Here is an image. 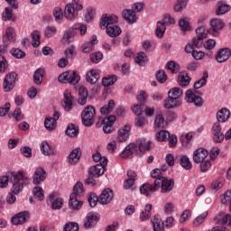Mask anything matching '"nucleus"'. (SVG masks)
Here are the masks:
<instances>
[{"label":"nucleus","mask_w":231,"mask_h":231,"mask_svg":"<svg viewBox=\"0 0 231 231\" xmlns=\"http://www.w3.org/2000/svg\"><path fill=\"white\" fill-rule=\"evenodd\" d=\"M180 106H181V101L171 96H168V98H166L163 101V107L165 109H175V107H180Z\"/></svg>","instance_id":"26"},{"label":"nucleus","mask_w":231,"mask_h":231,"mask_svg":"<svg viewBox=\"0 0 231 231\" xmlns=\"http://www.w3.org/2000/svg\"><path fill=\"white\" fill-rule=\"evenodd\" d=\"M167 69H169L171 73H178L180 71V64L176 63L173 60L168 61L166 64Z\"/></svg>","instance_id":"56"},{"label":"nucleus","mask_w":231,"mask_h":231,"mask_svg":"<svg viewBox=\"0 0 231 231\" xmlns=\"http://www.w3.org/2000/svg\"><path fill=\"white\" fill-rule=\"evenodd\" d=\"M30 219V213L23 211L12 217L13 225H24Z\"/></svg>","instance_id":"23"},{"label":"nucleus","mask_w":231,"mask_h":231,"mask_svg":"<svg viewBox=\"0 0 231 231\" xmlns=\"http://www.w3.org/2000/svg\"><path fill=\"white\" fill-rule=\"evenodd\" d=\"M117 80L118 78L116 77V75H112L106 78H103L102 84L104 88H109V86H113Z\"/></svg>","instance_id":"44"},{"label":"nucleus","mask_w":231,"mask_h":231,"mask_svg":"<svg viewBox=\"0 0 231 231\" xmlns=\"http://www.w3.org/2000/svg\"><path fill=\"white\" fill-rule=\"evenodd\" d=\"M187 8V0H178L173 6L174 12H183Z\"/></svg>","instance_id":"55"},{"label":"nucleus","mask_w":231,"mask_h":231,"mask_svg":"<svg viewBox=\"0 0 231 231\" xmlns=\"http://www.w3.org/2000/svg\"><path fill=\"white\" fill-rule=\"evenodd\" d=\"M73 102H75V97L71 96V92L69 89H66L63 93V99L61 101V106L64 111H71L73 109Z\"/></svg>","instance_id":"13"},{"label":"nucleus","mask_w":231,"mask_h":231,"mask_svg":"<svg viewBox=\"0 0 231 231\" xmlns=\"http://www.w3.org/2000/svg\"><path fill=\"white\" fill-rule=\"evenodd\" d=\"M82 194H84V184L79 181L73 187V191L70 196H74V198H81Z\"/></svg>","instance_id":"37"},{"label":"nucleus","mask_w":231,"mask_h":231,"mask_svg":"<svg viewBox=\"0 0 231 231\" xmlns=\"http://www.w3.org/2000/svg\"><path fill=\"white\" fill-rule=\"evenodd\" d=\"M220 202L222 205H228L231 203V189H227L220 196Z\"/></svg>","instance_id":"54"},{"label":"nucleus","mask_w":231,"mask_h":231,"mask_svg":"<svg viewBox=\"0 0 231 231\" xmlns=\"http://www.w3.org/2000/svg\"><path fill=\"white\" fill-rule=\"evenodd\" d=\"M11 54L13 57H14V59H24V57H26V53L21 49H12Z\"/></svg>","instance_id":"62"},{"label":"nucleus","mask_w":231,"mask_h":231,"mask_svg":"<svg viewBox=\"0 0 231 231\" xmlns=\"http://www.w3.org/2000/svg\"><path fill=\"white\" fill-rule=\"evenodd\" d=\"M65 134L70 138H75L79 135V126H76L74 124H69L65 131Z\"/></svg>","instance_id":"39"},{"label":"nucleus","mask_w":231,"mask_h":231,"mask_svg":"<svg viewBox=\"0 0 231 231\" xmlns=\"http://www.w3.org/2000/svg\"><path fill=\"white\" fill-rule=\"evenodd\" d=\"M222 127L219 122H216L213 124L211 128V134L213 136V142L215 143H223L225 141V134L221 132Z\"/></svg>","instance_id":"9"},{"label":"nucleus","mask_w":231,"mask_h":231,"mask_svg":"<svg viewBox=\"0 0 231 231\" xmlns=\"http://www.w3.org/2000/svg\"><path fill=\"white\" fill-rule=\"evenodd\" d=\"M107 159H103V163H98L88 169V173L93 178H100L106 172V167H107Z\"/></svg>","instance_id":"10"},{"label":"nucleus","mask_w":231,"mask_h":231,"mask_svg":"<svg viewBox=\"0 0 231 231\" xmlns=\"http://www.w3.org/2000/svg\"><path fill=\"white\" fill-rule=\"evenodd\" d=\"M230 56H231V49L223 48L217 52L215 59L217 62H218L219 64H223V62H226V60L230 59Z\"/></svg>","instance_id":"21"},{"label":"nucleus","mask_w":231,"mask_h":231,"mask_svg":"<svg viewBox=\"0 0 231 231\" xmlns=\"http://www.w3.org/2000/svg\"><path fill=\"white\" fill-rule=\"evenodd\" d=\"M179 26L182 32H189V30H190V24L187 18H180L179 20Z\"/></svg>","instance_id":"57"},{"label":"nucleus","mask_w":231,"mask_h":231,"mask_svg":"<svg viewBox=\"0 0 231 231\" xmlns=\"http://www.w3.org/2000/svg\"><path fill=\"white\" fill-rule=\"evenodd\" d=\"M127 176H128V179L125 180L124 182V189H131V187L134 185V181H136V178H137L136 171L130 170L127 171Z\"/></svg>","instance_id":"30"},{"label":"nucleus","mask_w":231,"mask_h":231,"mask_svg":"<svg viewBox=\"0 0 231 231\" xmlns=\"http://www.w3.org/2000/svg\"><path fill=\"white\" fill-rule=\"evenodd\" d=\"M60 118V114L55 111L52 117H46L44 120V127L47 131H53L57 127V120Z\"/></svg>","instance_id":"18"},{"label":"nucleus","mask_w":231,"mask_h":231,"mask_svg":"<svg viewBox=\"0 0 231 231\" xmlns=\"http://www.w3.org/2000/svg\"><path fill=\"white\" fill-rule=\"evenodd\" d=\"M48 205H51L52 210H60L64 206V199L62 198H56L55 193H51L47 199Z\"/></svg>","instance_id":"19"},{"label":"nucleus","mask_w":231,"mask_h":231,"mask_svg":"<svg viewBox=\"0 0 231 231\" xmlns=\"http://www.w3.org/2000/svg\"><path fill=\"white\" fill-rule=\"evenodd\" d=\"M77 53V48L75 45H70L64 51L66 59H73Z\"/></svg>","instance_id":"53"},{"label":"nucleus","mask_w":231,"mask_h":231,"mask_svg":"<svg viewBox=\"0 0 231 231\" xmlns=\"http://www.w3.org/2000/svg\"><path fill=\"white\" fill-rule=\"evenodd\" d=\"M75 30H77V27H71L64 31L61 39L62 44H71L75 41V36L77 35Z\"/></svg>","instance_id":"20"},{"label":"nucleus","mask_w":231,"mask_h":231,"mask_svg":"<svg viewBox=\"0 0 231 231\" xmlns=\"http://www.w3.org/2000/svg\"><path fill=\"white\" fill-rule=\"evenodd\" d=\"M115 122H116V117L115 116H109L103 119V131L106 134H109L115 131Z\"/></svg>","instance_id":"16"},{"label":"nucleus","mask_w":231,"mask_h":231,"mask_svg":"<svg viewBox=\"0 0 231 231\" xmlns=\"http://www.w3.org/2000/svg\"><path fill=\"white\" fill-rule=\"evenodd\" d=\"M32 194L35 198H38L40 201L44 200V189L41 186H36L32 189Z\"/></svg>","instance_id":"50"},{"label":"nucleus","mask_w":231,"mask_h":231,"mask_svg":"<svg viewBox=\"0 0 231 231\" xmlns=\"http://www.w3.org/2000/svg\"><path fill=\"white\" fill-rule=\"evenodd\" d=\"M149 60L147 59V55L145 52H139L137 56L134 59V61L136 64H139V66H143Z\"/></svg>","instance_id":"51"},{"label":"nucleus","mask_w":231,"mask_h":231,"mask_svg":"<svg viewBox=\"0 0 231 231\" xmlns=\"http://www.w3.org/2000/svg\"><path fill=\"white\" fill-rule=\"evenodd\" d=\"M79 3V0H72L71 3L65 6L63 17H65L67 21H75L76 17L79 16V12L84 9V5Z\"/></svg>","instance_id":"4"},{"label":"nucleus","mask_w":231,"mask_h":231,"mask_svg":"<svg viewBox=\"0 0 231 231\" xmlns=\"http://www.w3.org/2000/svg\"><path fill=\"white\" fill-rule=\"evenodd\" d=\"M31 35L32 39V45L33 48H39V46H41V32H39V31H35Z\"/></svg>","instance_id":"49"},{"label":"nucleus","mask_w":231,"mask_h":231,"mask_svg":"<svg viewBox=\"0 0 231 231\" xmlns=\"http://www.w3.org/2000/svg\"><path fill=\"white\" fill-rule=\"evenodd\" d=\"M3 42L9 44H11V42H15V29L8 27L5 31Z\"/></svg>","instance_id":"32"},{"label":"nucleus","mask_w":231,"mask_h":231,"mask_svg":"<svg viewBox=\"0 0 231 231\" xmlns=\"http://www.w3.org/2000/svg\"><path fill=\"white\" fill-rule=\"evenodd\" d=\"M57 33V27L55 26H47L44 31V35L47 39H51Z\"/></svg>","instance_id":"60"},{"label":"nucleus","mask_w":231,"mask_h":231,"mask_svg":"<svg viewBox=\"0 0 231 231\" xmlns=\"http://www.w3.org/2000/svg\"><path fill=\"white\" fill-rule=\"evenodd\" d=\"M146 151H151V141L139 139L136 143H130L121 153V158H133L134 154L142 156Z\"/></svg>","instance_id":"3"},{"label":"nucleus","mask_w":231,"mask_h":231,"mask_svg":"<svg viewBox=\"0 0 231 231\" xmlns=\"http://www.w3.org/2000/svg\"><path fill=\"white\" fill-rule=\"evenodd\" d=\"M156 79L161 84H165L167 82V73H165V70H159L156 73Z\"/></svg>","instance_id":"63"},{"label":"nucleus","mask_w":231,"mask_h":231,"mask_svg":"<svg viewBox=\"0 0 231 231\" xmlns=\"http://www.w3.org/2000/svg\"><path fill=\"white\" fill-rule=\"evenodd\" d=\"M113 199V189H106L98 197L100 205H107Z\"/></svg>","instance_id":"25"},{"label":"nucleus","mask_w":231,"mask_h":231,"mask_svg":"<svg viewBox=\"0 0 231 231\" xmlns=\"http://www.w3.org/2000/svg\"><path fill=\"white\" fill-rule=\"evenodd\" d=\"M210 28L208 30L209 35L213 37H219V32L225 28V22L221 19L213 18L209 21Z\"/></svg>","instance_id":"7"},{"label":"nucleus","mask_w":231,"mask_h":231,"mask_svg":"<svg viewBox=\"0 0 231 231\" xmlns=\"http://www.w3.org/2000/svg\"><path fill=\"white\" fill-rule=\"evenodd\" d=\"M98 221H100V216H98V214L97 213L89 212L87 214L84 219V228H87V230H88L89 228H94Z\"/></svg>","instance_id":"12"},{"label":"nucleus","mask_w":231,"mask_h":231,"mask_svg":"<svg viewBox=\"0 0 231 231\" xmlns=\"http://www.w3.org/2000/svg\"><path fill=\"white\" fill-rule=\"evenodd\" d=\"M79 223L76 222H68L63 227V231H79Z\"/></svg>","instance_id":"58"},{"label":"nucleus","mask_w":231,"mask_h":231,"mask_svg":"<svg viewBox=\"0 0 231 231\" xmlns=\"http://www.w3.org/2000/svg\"><path fill=\"white\" fill-rule=\"evenodd\" d=\"M154 127L156 129H163V127H165V118L163 117V115L159 114L155 116Z\"/></svg>","instance_id":"47"},{"label":"nucleus","mask_w":231,"mask_h":231,"mask_svg":"<svg viewBox=\"0 0 231 231\" xmlns=\"http://www.w3.org/2000/svg\"><path fill=\"white\" fill-rule=\"evenodd\" d=\"M40 147L44 156H51V154H53V150H51V147H50V143H48V142L43 141Z\"/></svg>","instance_id":"46"},{"label":"nucleus","mask_w":231,"mask_h":231,"mask_svg":"<svg viewBox=\"0 0 231 231\" xmlns=\"http://www.w3.org/2000/svg\"><path fill=\"white\" fill-rule=\"evenodd\" d=\"M207 79H208V72L204 71L203 77L194 83L193 85L194 89H199L203 88V86H206Z\"/></svg>","instance_id":"42"},{"label":"nucleus","mask_w":231,"mask_h":231,"mask_svg":"<svg viewBox=\"0 0 231 231\" xmlns=\"http://www.w3.org/2000/svg\"><path fill=\"white\" fill-rule=\"evenodd\" d=\"M181 95H183V90L180 88H173L168 92V97H171L177 100H180V97H181Z\"/></svg>","instance_id":"52"},{"label":"nucleus","mask_w":231,"mask_h":231,"mask_svg":"<svg viewBox=\"0 0 231 231\" xmlns=\"http://www.w3.org/2000/svg\"><path fill=\"white\" fill-rule=\"evenodd\" d=\"M59 82L61 84H79L80 82V76L77 71L74 70H69L63 72L61 75L58 77Z\"/></svg>","instance_id":"6"},{"label":"nucleus","mask_w":231,"mask_h":231,"mask_svg":"<svg viewBox=\"0 0 231 231\" xmlns=\"http://www.w3.org/2000/svg\"><path fill=\"white\" fill-rule=\"evenodd\" d=\"M185 100L189 104H194L196 107H201L203 106V98L198 96V91L196 90H187Z\"/></svg>","instance_id":"8"},{"label":"nucleus","mask_w":231,"mask_h":231,"mask_svg":"<svg viewBox=\"0 0 231 231\" xmlns=\"http://www.w3.org/2000/svg\"><path fill=\"white\" fill-rule=\"evenodd\" d=\"M88 202L90 207H97V203H98V197L95 193H91L88 197Z\"/></svg>","instance_id":"64"},{"label":"nucleus","mask_w":231,"mask_h":231,"mask_svg":"<svg viewBox=\"0 0 231 231\" xmlns=\"http://www.w3.org/2000/svg\"><path fill=\"white\" fill-rule=\"evenodd\" d=\"M122 33V29L118 25H110L106 28L108 37H118Z\"/></svg>","instance_id":"36"},{"label":"nucleus","mask_w":231,"mask_h":231,"mask_svg":"<svg viewBox=\"0 0 231 231\" xmlns=\"http://www.w3.org/2000/svg\"><path fill=\"white\" fill-rule=\"evenodd\" d=\"M104 59V54L100 51L94 52L90 55V60L94 62V64H98Z\"/></svg>","instance_id":"61"},{"label":"nucleus","mask_w":231,"mask_h":231,"mask_svg":"<svg viewBox=\"0 0 231 231\" xmlns=\"http://www.w3.org/2000/svg\"><path fill=\"white\" fill-rule=\"evenodd\" d=\"M15 82H17V73L11 72L7 74L4 79L3 88L6 93L12 91L15 88Z\"/></svg>","instance_id":"11"},{"label":"nucleus","mask_w":231,"mask_h":231,"mask_svg":"<svg viewBox=\"0 0 231 231\" xmlns=\"http://www.w3.org/2000/svg\"><path fill=\"white\" fill-rule=\"evenodd\" d=\"M197 38H194L192 41L193 46L195 48H203V40L207 39V32H205V27L200 26L196 29Z\"/></svg>","instance_id":"15"},{"label":"nucleus","mask_w":231,"mask_h":231,"mask_svg":"<svg viewBox=\"0 0 231 231\" xmlns=\"http://www.w3.org/2000/svg\"><path fill=\"white\" fill-rule=\"evenodd\" d=\"M162 194H169L174 189V180L167 179L165 177H160L154 180V185L150 183H144L140 187L141 194H143L146 197L151 196L152 192L160 190Z\"/></svg>","instance_id":"2"},{"label":"nucleus","mask_w":231,"mask_h":231,"mask_svg":"<svg viewBox=\"0 0 231 231\" xmlns=\"http://www.w3.org/2000/svg\"><path fill=\"white\" fill-rule=\"evenodd\" d=\"M48 173L44 171V168L39 167L35 170L32 176V183L33 185H41L42 181L46 180Z\"/></svg>","instance_id":"17"},{"label":"nucleus","mask_w":231,"mask_h":231,"mask_svg":"<svg viewBox=\"0 0 231 231\" xmlns=\"http://www.w3.org/2000/svg\"><path fill=\"white\" fill-rule=\"evenodd\" d=\"M122 15L127 23H130L131 24H133V23H136V13H134V10H124Z\"/></svg>","instance_id":"34"},{"label":"nucleus","mask_w":231,"mask_h":231,"mask_svg":"<svg viewBox=\"0 0 231 231\" xmlns=\"http://www.w3.org/2000/svg\"><path fill=\"white\" fill-rule=\"evenodd\" d=\"M44 78V69H38L33 74V82L37 86H41L42 84V79Z\"/></svg>","instance_id":"40"},{"label":"nucleus","mask_w":231,"mask_h":231,"mask_svg":"<svg viewBox=\"0 0 231 231\" xmlns=\"http://www.w3.org/2000/svg\"><path fill=\"white\" fill-rule=\"evenodd\" d=\"M208 216V211H205L201 215L198 216L193 221V226L198 227L203 225Z\"/></svg>","instance_id":"43"},{"label":"nucleus","mask_w":231,"mask_h":231,"mask_svg":"<svg viewBox=\"0 0 231 231\" xmlns=\"http://www.w3.org/2000/svg\"><path fill=\"white\" fill-rule=\"evenodd\" d=\"M130 132H131V126L129 125H125V126L120 128L117 134V142H120V143L127 142V138H129Z\"/></svg>","instance_id":"27"},{"label":"nucleus","mask_w":231,"mask_h":231,"mask_svg":"<svg viewBox=\"0 0 231 231\" xmlns=\"http://www.w3.org/2000/svg\"><path fill=\"white\" fill-rule=\"evenodd\" d=\"M165 30H167V25H165V23L162 21L157 22L155 35L159 39H162V37H163V35L165 34Z\"/></svg>","instance_id":"41"},{"label":"nucleus","mask_w":231,"mask_h":231,"mask_svg":"<svg viewBox=\"0 0 231 231\" xmlns=\"http://www.w3.org/2000/svg\"><path fill=\"white\" fill-rule=\"evenodd\" d=\"M169 131L166 130H161L155 134V138L158 142H166V140H169Z\"/></svg>","instance_id":"48"},{"label":"nucleus","mask_w":231,"mask_h":231,"mask_svg":"<svg viewBox=\"0 0 231 231\" xmlns=\"http://www.w3.org/2000/svg\"><path fill=\"white\" fill-rule=\"evenodd\" d=\"M83 205H84V202H82L81 200H79V197H75V195L69 196V208L71 210H80Z\"/></svg>","instance_id":"29"},{"label":"nucleus","mask_w":231,"mask_h":231,"mask_svg":"<svg viewBox=\"0 0 231 231\" xmlns=\"http://www.w3.org/2000/svg\"><path fill=\"white\" fill-rule=\"evenodd\" d=\"M100 79V71L98 69H90L87 72L86 80L89 84H97Z\"/></svg>","instance_id":"28"},{"label":"nucleus","mask_w":231,"mask_h":231,"mask_svg":"<svg viewBox=\"0 0 231 231\" xmlns=\"http://www.w3.org/2000/svg\"><path fill=\"white\" fill-rule=\"evenodd\" d=\"M78 102L80 106H86L88 102V89L84 87H81L79 89Z\"/></svg>","instance_id":"35"},{"label":"nucleus","mask_w":231,"mask_h":231,"mask_svg":"<svg viewBox=\"0 0 231 231\" xmlns=\"http://www.w3.org/2000/svg\"><path fill=\"white\" fill-rule=\"evenodd\" d=\"M118 23V16L113 14H103L100 19V28L106 30Z\"/></svg>","instance_id":"14"},{"label":"nucleus","mask_w":231,"mask_h":231,"mask_svg":"<svg viewBox=\"0 0 231 231\" xmlns=\"http://www.w3.org/2000/svg\"><path fill=\"white\" fill-rule=\"evenodd\" d=\"M152 223L153 226V231H165V228L163 226L164 224L162 221L160 216H155L152 220Z\"/></svg>","instance_id":"38"},{"label":"nucleus","mask_w":231,"mask_h":231,"mask_svg":"<svg viewBox=\"0 0 231 231\" xmlns=\"http://www.w3.org/2000/svg\"><path fill=\"white\" fill-rule=\"evenodd\" d=\"M208 156V151L205 148H199L194 151L193 152V162L195 163H201Z\"/></svg>","instance_id":"22"},{"label":"nucleus","mask_w":231,"mask_h":231,"mask_svg":"<svg viewBox=\"0 0 231 231\" xmlns=\"http://www.w3.org/2000/svg\"><path fill=\"white\" fill-rule=\"evenodd\" d=\"M95 115H97V111L93 106H88L83 109L81 120L85 127H91L95 124Z\"/></svg>","instance_id":"5"},{"label":"nucleus","mask_w":231,"mask_h":231,"mask_svg":"<svg viewBox=\"0 0 231 231\" xmlns=\"http://www.w3.org/2000/svg\"><path fill=\"white\" fill-rule=\"evenodd\" d=\"M230 5L226 4H220L218 5V8L216 11L217 15H223L226 14V12H229Z\"/></svg>","instance_id":"59"},{"label":"nucleus","mask_w":231,"mask_h":231,"mask_svg":"<svg viewBox=\"0 0 231 231\" xmlns=\"http://www.w3.org/2000/svg\"><path fill=\"white\" fill-rule=\"evenodd\" d=\"M180 162L181 167L184 168L185 171H190V169H192V162H190V159H189V156L181 155Z\"/></svg>","instance_id":"45"},{"label":"nucleus","mask_w":231,"mask_h":231,"mask_svg":"<svg viewBox=\"0 0 231 231\" xmlns=\"http://www.w3.org/2000/svg\"><path fill=\"white\" fill-rule=\"evenodd\" d=\"M190 77H189V73L187 72H180L178 76V84L181 86V88H187L190 84Z\"/></svg>","instance_id":"31"},{"label":"nucleus","mask_w":231,"mask_h":231,"mask_svg":"<svg viewBox=\"0 0 231 231\" xmlns=\"http://www.w3.org/2000/svg\"><path fill=\"white\" fill-rule=\"evenodd\" d=\"M80 156H82V152L80 148H75L71 151V152L68 156V163L69 165H77L80 161Z\"/></svg>","instance_id":"24"},{"label":"nucleus","mask_w":231,"mask_h":231,"mask_svg":"<svg viewBox=\"0 0 231 231\" xmlns=\"http://www.w3.org/2000/svg\"><path fill=\"white\" fill-rule=\"evenodd\" d=\"M228 118H230V110H228V108H222L217 113V120L218 124H224Z\"/></svg>","instance_id":"33"},{"label":"nucleus","mask_w":231,"mask_h":231,"mask_svg":"<svg viewBox=\"0 0 231 231\" xmlns=\"http://www.w3.org/2000/svg\"><path fill=\"white\" fill-rule=\"evenodd\" d=\"M9 181L13 184L14 194L23 192L24 185H30V179L24 177L21 171H9L5 176L0 177V189H6Z\"/></svg>","instance_id":"1"}]
</instances>
